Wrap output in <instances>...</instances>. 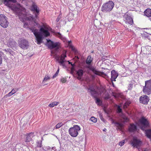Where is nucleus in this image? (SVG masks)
<instances>
[{
    "mask_svg": "<svg viewBox=\"0 0 151 151\" xmlns=\"http://www.w3.org/2000/svg\"><path fill=\"white\" fill-rule=\"evenodd\" d=\"M47 150H51V148L50 146H47L46 147Z\"/></svg>",
    "mask_w": 151,
    "mask_h": 151,
    "instance_id": "47",
    "label": "nucleus"
},
{
    "mask_svg": "<svg viewBox=\"0 0 151 151\" xmlns=\"http://www.w3.org/2000/svg\"><path fill=\"white\" fill-rule=\"evenodd\" d=\"M42 146V141L40 142H37V147L40 148Z\"/></svg>",
    "mask_w": 151,
    "mask_h": 151,
    "instance_id": "39",
    "label": "nucleus"
},
{
    "mask_svg": "<svg viewBox=\"0 0 151 151\" xmlns=\"http://www.w3.org/2000/svg\"><path fill=\"white\" fill-rule=\"evenodd\" d=\"M98 93L95 95L96 96V97H95L94 96H93L95 98L96 100V103L98 105H99L100 103L101 102V100L97 98L98 96Z\"/></svg>",
    "mask_w": 151,
    "mask_h": 151,
    "instance_id": "28",
    "label": "nucleus"
},
{
    "mask_svg": "<svg viewBox=\"0 0 151 151\" xmlns=\"http://www.w3.org/2000/svg\"><path fill=\"white\" fill-rule=\"evenodd\" d=\"M66 80L65 78H62L61 79V81L63 83H65L66 82Z\"/></svg>",
    "mask_w": 151,
    "mask_h": 151,
    "instance_id": "44",
    "label": "nucleus"
},
{
    "mask_svg": "<svg viewBox=\"0 0 151 151\" xmlns=\"http://www.w3.org/2000/svg\"><path fill=\"white\" fill-rule=\"evenodd\" d=\"M137 129L136 126L133 124H131L129 128V131L131 132H134L136 131Z\"/></svg>",
    "mask_w": 151,
    "mask_h": 151,
    "instance_id": "20",
    "label": "nucleus"
},
{
    "mask_svg": "<svg viewBox=\"0 0 151 151\" xmlns=\"http://www.w3.org/2000/svg\"><path fill=\"white\" fill-rule=\"evenodd\" d=\"M114 6V4L113 1H109L103 4L101 7V10L104 12H110L113 8Z\"/></svg>",
    "mask_w": 151,
    "mask_h": 151,
    "instance_id": "3",
    "label": "nucleus"
},
{
    "mask_svg": "<svg viewBox=\"0 0 151 151\" xmlns=\"http://www.w3.org/2000/svg\"><path fill=\"white\" fill-rule=\"evenodd\" d=\"M30 29L35 36L37 44L40 45L42 43L43 37H47L50 35L48 29L44 26L40 28V31L33 26L31 27Z\"/></svg>",
    "mask_w": 151,
    "mask_h": 151,
    "instance_id": "2",
    "label": "nucleus"
},
{
    "mask_svg": "<svg viewBox=\"0 0 151 151\" xmlns=\"http://www.w3.org/2000/svg\"><path fill=\"white\" fill-rule=\"evenodd\" d=\"M50 79V77L48 76H45L44 77L43 80V82H45V81H47L48 80H49Z\"/></svg>",
    "mask_w": 151,
    "mask_h": 151,
    "instance_id": "40",
    "label": "nucleus"
},
{
    "mask_svg": "<svg viewBox=\"0 0 151 151\" xmlns=\"http://www.w3.org/2000/svg\"><path fill=\"white\" fill-rule=\"evenodd\" d=\"M131 102L130 101H127L125 102L124 106V109L126 108L130 104Z\"/></svg>",
    "mask_w": 151,
    "mask_h": 151,
    "instance_id": "31",
    "label": "nucleus"
},
{
    "mask_svg": "<svg viewBox=\"0 0 151 151\" xmlns=\"http://www.w3.org/2000/svg\"><path fill=\"white\" fill-rule=\"evenodd\" d=\"M144 14L148 17H151V9H147L144 12Z\"/></svg>",
    "mask_w": 151,
    "mask_h": 151,
    "instance_id": "21",
    "label": "nucleus"
},
{
    "mask_svg": "<svg viewBox=\"0 0 151 151\" xmlns=\"http://www.w3.org/2000/svg\"><path fill=\"white\" fill-rule=\"evenodd\" d=\"M17 91V90L16 89H13L10 92L7 94V96H10L16 93Z\"/></svg>",
    "mask_w": 151,
    "mask_h": 151,
    "instance_id": "29",
    "label": "nucleus"
},
{
    "mask_svg": "<svg viewBox=\"0 0 151 151\" xmlns=\"http://www.w3.org/2000/svg\"><path fill=\"white\" fill-rule=\"evenodd\" d=\"M4 51L6 52L7 54H9L13 55L14 54V52L13 51L10 49H5Z\"/></svg>",
    "mask_w": 151,
    "mask_h": 151,
    "instance_id": "24",
    "label": "nucleus"
},
{
    "mask_svg": "<svg viewBox=\"0 0 151 151\" xmlns=\"http://www.w3.org/2000/svg\"><path fill=\"white\" fill-rule=\"evenodd\" d=\"M57 149L55 147H51V151H57Z\"/></svg>",
    "mask_w": 151,
    "mask_h": 151,
    "instance_id": "43",
    "label": "nucleus"
},
{
    "mask_svg": "<svg viewBox=\"0 0 151 151\" xmlns=\"http://www.w3.org/2000/svg\"><path fill=\"white\" fill-rule=\"evenodd\" d=\"M16 5L13 7L12 9L18 16L20 20L22 22H24V25L29 26L30 24H33L34 26L39 27V24L35 21V18H38L39 10L38 7L35 3H33L31 7L32 11L33 12V13L35 15V17L31 14L27 16L24 12L20 9L21 6L19 4L17 3Z\"/></svg>",
    "mask_w": 151,
    "mask_h": 151,
    "instance_id": "1",
    "label": "nucleus"
},
{
    "mask_svg": "<svg viewBox=\"0 0 151 151\" xmlns=\"http://www.w3.org/2000/svg\"><path fill=\"white\" fill-rule=\"evenodd\" d=\"M112 123L115 124V125L117 127H121L122 126L121 124L119 122H114V121H112Z\"/></svg>",
    "mask_w": 151,
    "mask_h": 151,
    "instance_id": "33",
    "label": "nucleus"
},
{
    "mask_svg": "<svg viewBox=\"0 0 151 151\" xmlns=\"http://www.w3.org/2000/svg\"><path fill=\"white\" fill-rule=\"evenodd\" d=\"M77 58L78 59V58H78V57H77Z\"/></svg>",
    "mask_w": 151,
    "mask_h": 151,
    "instance_id": "52",
    "label": "nucleus"
},
{
    "mask_svg": "<svg viewBox=\"0 0 151 151\" xmlns=\"http://www.w3.org/2000/svg\"><path fill=\"white\" fill-rule=\"evenodd\" d=\"M106 128H104V129H103V131H106Z\"/></svg>",
    "mask_w": 151,
    "mask_h": 151,
    "instance_id": "50",
    "label": "nucleus"
},
{
    "mask_svg": "<svg viewBox=\"0 0 151 151\" xmlns=\"http://www.w3.org/2000/svg\"><path fill=\"white\" fill-rule=\"evenodd\" d=\"M3 3L5 5L10 7L11 6V2L16 3L17 1L16 0H3Z\"/></svg>",
    "mask_w": 151,
    "mask_h": 151,
    "instance_id": "15",
    "label": "nucleus"
},
{
    "mask_svg": "<svg viewBox=\"0 0 151 151\" xmlns=\"http://www.w3.org/2000/svg\"><path fill=\"white\" fill-rule=\"evenodd\" d=\"M66 57V55L63 54L61 55L60 58L59 56H58L56 58V60L59 63L60 65L64 66H65L64 63V60Z\"/></svg>",
    "mask_w": 151,
    "mask_h": 151,
    "instance_id": "9",
    "label": "nucleus"
},
{
    "mask_svg": "<svg viewBox=\"0 0 151 151\" xmlns=\"http://www.w3.org/2000/svg\"><path fill=\"white\" fill-rule=\"evenodd\" d=\"M149 19L151 21V18H150Z\"/></svg>",
    "mask_w": 151,
    "mask_h": 151,
    "instance_id": "51",
    "label": "nucleus"
},
{
    "mask_svg": "<svg viewBox=\"0 0 151 151\" xmlns=\"http://www.w3.org/2000/svg\"><path fill=\"white\" fill-rule=\"evenodd\" d=\"M122 118L124 119V122H127L129 120L128 118L124 115H123Z\"/></svg>",
    "mask_w": 151,
    "mask_h": 151,
    "instance_id": "38",
    "label": "nucleus"
},
{
    "mask_svg": "<svg viewBox=\"0 0 151 151\" xmlns=\"http://www.w3.org/2000/svg\"><path fill=\"white\" fill-rule=\"evenodd\" d=\"M34 136V134L33 133L31 132L28 134L27 135L25 142H29Z\"/></svg>",
    "mask_w": 151,
    "mask_h": 151,
    "instance_id": "17",
    "label": "nucleus"
},
{
    "mask_svg": "<svg viewBox=\"0 0 151 151\" xmlns=\"http://www.w3.org/2000/svg\"><path fill=\"white\" fill-rule=\"evenodd\" d=\"M92 70L94 73L98 75H101L103 73L97 71L96 69L94 68L92 69Z\"/></svg>",
    "mask_w": 151,
    "mask_h": 151,
    "instance_id": "26",
    "label": "nucleus"
},
{
    "mask_svg": "<svg viewBox=\"0 0 151 151\" xmlns=\"http://www.w3.org/2000/svg\"><path fill=\"white\" fill-rule=\"evenodd\" d=\"M19 46L22 49H27L29 46L28 41L25 39L19 41Z\"/></svg>",
    "mask_w": 151,
    "mask_h": 151,
    "instance_id": "8",
    "label": "nucleus"
},
{
    "mask_svg": "<svg viewBox=\"0 0 151 151\" xmlns=\"http://www.w3.org/2000/svg\"><path fill=\"white\" fill-rule=\"evenodd\" d=\"M111 81H115L116 78L118 76V73L115 70H113L111 71Z\"/></svg>",
    "mask_w": 151,
    "mask_h": 151,
    "instance_id": "13",
    "label": "nucleus"
},
{
    "mask_svg": "<svg viewBox=\"0 0 151 151\" xmlns=\"http://www.w3.org/2000/svg\"><path fill=\"white\" fill-rule=\"evenodd\" d=\"M60 19V18L58 17V18H57V19L56 20V21L57 22H58L59 21Z\"/></svg>",
    "mask_w": 151,
    "mask_h": 151,
    "instance_id": "49",
    "label": "nucleus"
},
{
    "mask_svg": "<svg viewBox=\"0 0 151 151\" xmlns=\"http://www.w3.org/2000/svg\"><path fill=\"white\" fill-rule=\"evenodd\" d=\"M113 86H114V84H113Z\"/></svg>",
    "mask_w": 151,
    "mask_h": 151,
    "instance_id": "53",
    "label": "nucleus"
},
{
    "mask_svg": "<svg viewBox=\"0 0 151 151\" xmlns=\"http://www.w3.org/2000/svg\"><path fill=\"white\" fill-rule=\"evenodd\" d=\"M145 134L147 137L151 138V129H149L145 131Z\"/></svg>",
    "mask_w": 151,
    "mask_h": 151,
    "instance_id": "25",
    "label": "nucleus"
},
{
    "mask_svg": "<svg viewBox=\"0 0 151 151\" xmlns=\"http://www.w3.org/2000/svg\"><path fill=\"white\" fill-rule=\"evenodd\" d=\"M59 71V68H58V69L57 72H56V73L54 75L52 76L53 78H54L56 76H58V74Z\"/></svg>",
    "mask_w": 151,
    "mask_h": 151,
    "instance_id": "37",
    "label": "nucleus"
},
{
    "mask_svg": "<svg viewBox=\"0 0 151 151\" xmlns=\"http://www.w3.org/2000/svg\"><path fill=\"white\" fill-rule=\"evenodd\" d=\"M125 140H123V141L120 142L119 143V145L120 146H123L124 144L125 143Z\"/></svg>",
    "mask_w": 151,
    "mask_h": 151,
    "instance_id": "41",
    "label": "nucleus"
},
{
    "mask_svg": "<svg viewBox=\"0 0 151 151\" xmlns=\"http://www.w3.org/2000/svg\"><path fill=\"white\" fill-rule=\"evenodd\" d=\"M88 91L91 93V95L93 96H94L95 97L96 96L95 95L98 93V92L95 90L94 87L93 86H90L89 88H87Z\"/></svg>",
    "mask_w": 151,
    "mask_h": 151,
    "instance_id": "12",
    "label": "nucleus"
},
{
    "mask_svg": "<svg viewBox=\"0 0 151 151\" xmlns=\"http://www.w3.org/2000/svg\"><path fill=\"white\" fill-rule=\"evenodd\" d=\"M80 129V127L78 126L74 125L73 127L70 128L68 131L69 133L73 137H76L78 134V132Z\"/></svg>",
    "mask_w": 151,
    "mask_h": 151,
    "instance_id": "5",
    "label": "nucleus"
},
{
    "mask_svg": "<svg viewBox=\"0 0 151 151\" xmlns=\"http://www.w3.org/2000/svg\"><path fill=\"white\" fill-rule=\"evenodd\" d=\"M9 22L7 20V17L4 15H0V25L4 28H6L8 26Z\"/></svg>",
    "mask_w": 151,
    "mask_h": 151,
    "instance_id": "7",
    "label": "nucleus"
},
{
    "mask_svg": "<svg viewBox=\"0 0 151 151\" xmlns=\"http://www.w3.org/2000/svg\"><path fill=\"white\" fill-rule=\"evenodd\" d=\"M69 64H70L71 65H72V66H75V63H74V64H72V63H71L70 62H69Z\"/></svg>",
    "mask_w": 151,
    "mask_h": 151,
    "instance_id": "48",
    "label": "nucleus"
},
{
    "mask_svg": "<svg viewBox=\"0 0 151 151\" xmlns=\"http://www.w3.org/2000/svg\"><path fill=\"white\" fill-rule=\"evenodd\" d=\"M124 20L126 24L132 25L133 23L132 19L130 16H128L127 15L124 16Z\"/></svg>",
    "mask_w": 151,
    "mask_h": 151,
    "instance_id": "10",
    "label": "nucleus"
},
{
    "mask_svg": "<svg viewBox=\"0 0 151 151\" xmlns=\"http://www.w3.org/2000/svg\"><path fill=\"white\" fill-rule=\"evenodd\" d=\"M83 71L82 69H79L76 71V74L78 76L77 78L78 80H81L83 75Z\"/></svg>",
    "mask_w": 151,
    "mask_h": 151,
    "instance_id": "18",
    "label": "nucleus"
},
{
    "mask_svg": "<svg viewBox=\"0 0 151 151\" xmlns=\"http://www.w3.org/2000/svg\"><path fill=\"white\" fill-rule=\"evenodd\" d=\"M140 123L144 126L145 128L147 127L149 124L147 120L144 117H142L140 120Z\"/></svg>",
    "mask_w": 151,
    "mask_h": 151,
    "instance_id": "16",
    "label": "nucleus"
},
{
    "mask_svg": "<svg viewBox=\"0 0 151 151\" xmlns=\"http://www.w3.org/2000/svg\"><path fill=\"white\" fill-rule=\"evenodd\" d=\"M60 43L59 42H54L50 40H47V45L48 47L52 49L55 48L57 51L60 47Z\"/></svg>",
    "mask_w": 151,
    "mask_h": 151,
    "instance_id": "6",
    "label": "nucleus"
},
{
    "mask_svg": "<svg viewBox=\"0 0 151 151\" xmlns=\"http://www.w3.org/2000/svg\"><path fill=\"white\" fill-rule=\"evenodd\" d=\"M68 45L70 47L71 49V50L73 51H75V49L73 47V46L71 45V41H68Z\"/></svg>",
    "mask_w": 151,
    "mask_h": 151,
    "instance_id": "30",
    "label": "nucleus"
},
{
    "mask_svg": "<svg viewBox=\"0 0 151 151\" xmlns=\"http://www.w3.org/2000/svg\"><path fill=\"white\" fill-rule=\"evenodd\" d=\"M63 124L62 122L59 123L55 127V129H58L60 127H61L62 126H63Z\"/></svg>",
    "mask_w": 151,
    "mask_h": 151,
    "instance_id": "32",
    "label": "nucleus"
},
{
    "mask_svg": "<svg viewBox=\"0 0 151 151\" xmlns=\"http://www.w3.org/2000/svg\"><path fill=\"white\" fill-rule=\"evenodd\" d=\"M8 41L7 44L8 45H9V47H10L12 48L16 46V43L14 40L10 39Z\"/></svg>",
    "mask_w": 151,
    "mask_h": 151,
    "instance_id": "19",
    "label": "nucleus"
},
{
    "mask_svg": "<svg viewBox=\"0 0 151 151\" xmlns=\"http://www.w3.org/2000/svg\"><path fill=\"white\" fill-rule=\"evenodd\" d=\"M59 103L58 102L54 101L49 104V106L51 107H53L57 105Z\"/></svg>",
    "mask_w": 151,
    "mask_h": 151,
    "instance_id": "27",
    "label": "nucleus"
},
{
    "mask_svg": "<svg viewBox=\"0 0 151 151\" xmlns=\"http://www.w3.org/2000/svg\"><path fill=\"white\" fill-rule=\"evenodd\" d=\"M141 103L143 104H147L149 100V98L146 95H143L139 98Z\"/></svg>",
    "mask_w": 151,
    "mask_h": 151,
    "instance_id": "11",
    "label": "nucleus"
},
{
    "mask_svg": "<svg viewBox=\"0 0 151 151\" xmlns=\"http://www.w3.org/2000/svg\"><path fill=\"white\" fill-rule=\"evenodd\" d=\"M74 66H72V67L71 68V71H73L75 70Z\"/></svg>",
    "mask_w": 151,
    "mask_h": 151,
    "instance_id": "46",
    "label": "nucleus"
},
{
    "mask_svg": "<svg viewBox=\"0 0 151 151\" xmlns=\"http://www.w3.org/2000/svg\"><path fill=\"white\" fill-rule=\"evenodd\" d=\"M56 35L58 37L63 40L64 42H65L66 41L65 38L60 32H58Z\"/></svg>",
    "mask_w": 151,
    "mask_h": 151,
    "instance_id": "23",
    "label": "nucleus"
},
{
    "mask_svg": "<svg viewBox=\"0 0 151 151\" xmlns=\"http://www.w3.org/2000/svg\"><path fill=\"white\" fill-rule=\"evenodd\" d=\"M145 84L143 87V91L145 94L149 95L151 94V80L145 81Z\"/></svg>",
    "mask_w": 151,
    "mask_h": 151,
    "instance_id": "4",
    "label": "nucleus"
},
{
    "mask_svg": "<svg viewBox=\"0 0 151 151\" xmlns=\"http://www.w3.org/2000/svg\"><path fill=\"white\" fill-rule=\"evenodd\" d=\"M93 60V58L91 56H89L86 60V63L88 65H90Z\"/></svg>",
    "mask_w": 151,
    "mask_h": 151,
    "instance_id": "22",
    "label": "nucleus"
},
{
    "mask_svg": "<svg viewBox=\"0 0 151 151\" xmlns=\"http://www.w3.org/2000/svg\"><path fill=\"white\" fill-rule=\"evenodd\" d=\"M90 120L91 121L93 122H96L97 121V119L93 116L91 117Z\"/></svg>",
    "mask_w": 151,
    "mask_h": 151,
    "instance_id": "35",
    "label": "nucleus"
},
{
    "mask_svg": "<svg viewBox=\"0 0 151 151\" xmlns=\"http://www.w3.org/2000/svg\"><path fill=\"white\" fill-rule=\"evenodd\" d=\"M3 54L4 53L2 52L1 51L0 52V65L2 63V56L3 55Z\"/></svg>",
    "mask_w": 151,
    "mask_h": 151,
    "instance_id": "34",
    "label": "nucleus"
},
{
    "mask_svg": "<svg viewBox=\"0 0 151 151\" xmlns=\"http://www.w3.org/2000/svg\"><path fill=\"white\" fill-rule=\"evenodd\" d=\"M141 141L136 138H134L131 142V145L134 147H137L140 144Z\"/></svg>",
    "mask_w": 151,
    "mask_h": 151,
    "instance_id": "14",
    "label": "nucleus"
},
{
    "mask_svg": "<svg viewBox=\"0 0 151 151\" xmlns=\"http://www.w3.org/2000/svg\"><path fill=\"white\" fill-rule=\"evenodd\" d=\"M99 117L100 119L103 122H104V119L103 118L101 114L99 115Z\"/></svg>",
    "mask_w": 151,
    "mask_h": 151,
    "instance_id": "45",
    "label": "nucleus"
},
{
    "mask_svg": "<svg viewBox=\"0 0 151 151\" xmlns=\"http://www.w3.org/2000/svg\"><path fill=\"white\" fill-rule=\"evenodd\" d=\"M117 112L119 113H121L122 112V110L120 108V106H118L117 109Z\"/></svg>",
    "mask_w": 151,
    "mask_h": 151,
    "instance_id": "36",
    "label": "nucleus"
},
{
    "mask_svg": "<svg viewBox=\"0 0 151 151\" xmlns=\"http://www.w3.org/2000/svg\"><path fill=\"white\" fill-rule=\"evenodd\" d=\"M132 87V85L131 84H129L128 86V90H130L131 89Z\"/></svg>",
    "mask_w": 151,
    "mask_h": 151,
    "instance_id": "42",
    "label": "nucleus"
}]
</instances>
